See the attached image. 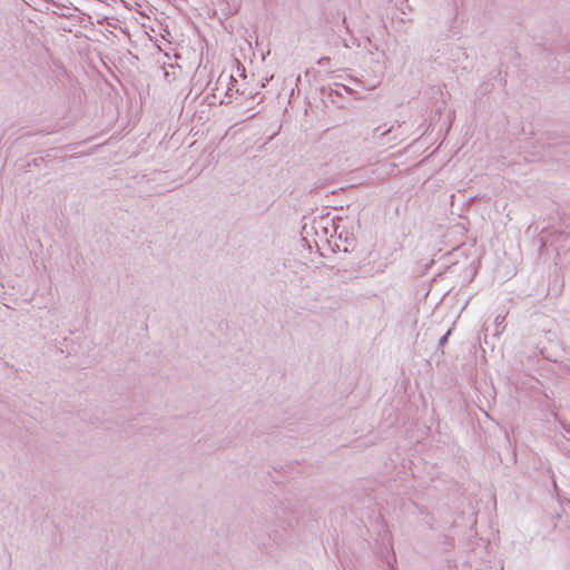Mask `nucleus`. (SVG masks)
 <instances>
[{"label":"nucleus","instance_id":"nucleus-1","mask_svg":"<svg viewBox=\"0 0 570 570\" xmlns=\"http://www.w3.org/2000/svg\"><path fill=\"white\" fill-rule=\"evenodd\" d=\"M276 521L268 528V535L273 541L279 543L283 540V532L288 528H292L296 522V517L293 514H286L285 509L275 511Z\"/></svg>","mask_w":570,"mask_h":570},{"label":"nucleus","instance_id":"nucleus-2","mask_svg":"<svg viewBox=\"0 0 570 570\" xmlns=\"http://www.w3.org/2000/svg\"><path fill=\"white\" fill-rule=\"evenodd\" d=\"M455 325V322L452 324V326L439 338L438 346L435 354L440 353L441 356L444 355V346L449 341V337L452 334L453 326Z\"/></svg>","mask_w":570,"mask_h":570},{"label":"nucleus","instance_id":"nucleus-4","mask_svg":"<svg viewBox=\"0 0 570 570\" xmlns=\"http://www.w3.org/2000/svg\"><path fill=\"white\" fill-rule=\"evenodd\" d=\"M330 61V58L328 57H322L318 59L317 63L320 66H324L325 63H327Z\"/></svg>","mask_w":570,"mask_h":570},{"label":"nucleus","instance_id":"nucleus-5","mask_svg":"<svg viewBox=\"0 0 570 570\" xmlns=\"http://www.w3.org/2000/svg\"><path fill=\"white\" fill-rule=\"evenodd\" d=\"M462 4V0H452V6L455 10H458L459 6Z\"/></svg>","mask_w":570,"mask_h":570},{"label":"nucleus","instance_id":"nucleus-3","mask_svg":"<svg viewBox=\"0 0 570 570\" xmlns=\"http://www.w3.org/2000/svg\"><path fill=\"white\" fill-rule=\"evenodd\" d=\"M392 131H393V126L387 128V129H385V130H383V131H381L379 137L381 139H383V138L387 137Z\"/></svg>","mask_w":570,"mask_h":570},{"label":"nucleus","instance_id":"nucleus-6","mask_svg":"<svg viewBox=\"0 0 570 570\" xmlns=\"http://www.w3.org/2000/svg\"><path fill=\"white\" fill-rule=\"evenodd\" d=\"M380 129H381V127H380V126H379V127H376V128L374 129V134H377V132L380 131Z\"/></svg>","mask_w":570,"mask_h":570}]
</instances>
